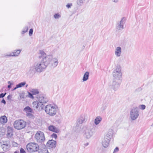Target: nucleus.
I'll use <instances>...</instances> for the list:
<instances>
[{"instance_id": "nucleus-18", "label": "nucleus", "mask_w": 153, "mask_h": 153, "mask_svg": "<svg viewBox=\"0 0 153 153\" xmlns=\"http://www.w3.org/2000/svg\"><path fill=\"white\" fill-rule=\"evenodd\" d=\"M13 131L11 128H9L7 131V136L8 137H11L13 135Z\"/></svg>"}, {"instance_id": "nucleus-20", "label": "nucleus", "mask_w": 153, "mask_h": 153, "mask_svg": "<svg viewBox=\"0 0 153 153\" xmlns=\"http://www.w3.org/2000/svg\"><path fill=\"white\" fill-rule=\"evenodd\" d=\"M24 111L27 113H32L33 112V110L28 106L26 107L24 109Z\"/></svg>"}, {"instance_id": "nucleus-4", "label": "nucleus", "mask_w": 153, "mask_h": 153, "mask_svg": "<svg viewBox=\"0 0 153 153\" xmlns=\"http://www.w3.org/2000/svg\"><path fill=\"white\" fill-rule=\"evenodd\" d=\"M35 140L38 143H42L45 140L44 134L42 132L39 131L36 134L35 136Z\"/></svg>"}, {"instance_id": "nucleus-22", "label": "nucleus", "mask_w": 153, "mask_h": 153, "mask_svg": "<svg viewBox=\"0 0 153 153\" xmlns=\"http://www.w3.org/2000/svg\"><path fill=\"white\" fill-rule=\"evenodd\" d=\"M30 92L33 95L37 94L39 93L38 90L36 89H33L30 91Z\"/></svg>"}, {"instance_id": "nucleus-5", "label": "nucleus", "mask_w": 153, "mask_h": 153, "mask_svg": "<svg viewBox=\"0 0 153 153\" xmlns=\"http://www.w3.org/2000/svg\"><path fill=\"white\" fill-rule=\"evenodd\" d=\"M84 136L86 139H89L91 138L93 135V129L89 127H85L84 128Z\"/></svg>"}, {"instance_id": "nucleus-36", "label": "nucleus", "mask_w": 153, "mask_h": 153, "mask_svg": "<svg viewBox=\"0 0 153 153\" xmlns=\"http://www.w3.org/2000/svg\"><path fill=\"white\" fill-rule=\"evenodd\" d=\"M139 108L142 110H144L146 108V106H140Z\"/></svg>"}, {"instance_id": "nucleus-35", "label": "nucleus", "mask_w": 153, "mask_h": 153, "mask_svg": "<svg viewBox=\"0 0 153 153\" xmlns=\"http://www.w3.org/2000/svg\"><path fill=\"white\" fill-rule=\"evenodd\" d=\"M6 93H5L4 94L1 93L0 94V98H3L4 97L6 94Z\"/></svg>"}, {"instance_id": "nucleus-19", "label": "nucleus", "mask_w": 153, "mask_h": 153, "mask_svg": "<svg viewBox=\"0 0 153 153\" xmlns=\"http://www.w3.org/2000/svg\"><path fill=\"white\" fill-rule=\"evenodd\" d=\"M89 73L88 72H86L84 74L83 78V81H85L87 80L88 78Z\"/></svg>"}, {"instance_id": "nucleus-10", "label": "nucleus", "mask_w": 153, "mask_h": 153, "mask_svg": "<svg viewBox=\"0 0 153 153\" xmlns=\"http://www.w3.org/2000/svg\"><path fill=\"white\" fill-rule=\"evenodd\" d=\"M87 118L86 117V116L82 115L77 120V122L78 123L81 124L82 123L86 121Z\"/></svg>"}, {"instance_id": "nucleus-16", "label": "nucleus", "mask_w": 153, "mask_h": 153, "mask_svg": "<svg viewBox=\"0 0 153 153\" xmlns=\"http://www.w3.org/2000/svg\"><path fill=\"white\" fill-rule=\"evenodd\" d=\"M102 120V118L100 116L97 117L95 119L94 123L96 125H98Z\"/></svg>"}, {"instance_id": "nucleus-37", "label": "nucleus", "mask_w": 153, "mask_h": 153, "mask_svg": "<svg viewBox=\"0 0 153 153\" xmlns=\"http://www.w3.org/2000/svg\"><path fill=\"white\" fill-rule=\"evenodd\" d=\"M72 6V4H68L66 5V7L67 8H70L71 7V6Z\"/></svg>"}, {"instance_id": "nucleus-14", "label": "nucleus", "mask_w": 153, "mask_h": 153, "mask_svg": "<svg viewBox=\"0 0 153 153\" xmlns=\"http://www.w3.org/2000/svg\"><path fill=\"white\" fill-rule=\"evenodd\" d=\"M112 137V133L111 131H109L105 137L104 138L110 141V140Z\"/></svg>"}, {"instance_id": "nucleus-13", "label": "nucleus", "mask_w": 153, "mask_h": 153, "mask_svg": "<svg viewBox=\"0 0 153 153\" xmlns=\"http://www.w3.org/2000/svg\"><path fill=\"white\" fill-rule=\"evenodd\" d=\"M110 141V140L104 138L102 142V144L103 146L105 148L108 147L109 145Z\"/></svg>"}, {"instance_id": "nucleus-34", "label": "nucleus", "mask_w": 153, "mask_h": 153, "mask_svg": "<svg viewBox=\"0 0 153 153\" xmlns=\"http://www.w3.org/2000/svg\"><path fill=\"white\" fill-rule=\"evenodd\" d=\"M20 153H26V152L22 148H21L20 149Z\"/></svg>"}, {"instance_id": "nucleus-17", "label": "nucleus", "mask_w": 153, "mask_h": 153, "mask_svg": "<svg viewBox=\"0 0 153 153\" xmlns=\"http://www.w3.org/2000/svg\"><path fill=\"white\" fill-rule=\"evenodd\" d=\"M121 52V48L120 47H118L117 48L115 52V54L117 56H120Z\"/></svg>"}, {"instance_id": "nucleus-33", "label": "nucleus", "mask_w": 153, "mask_h": 153, "mask_svg": "<svg viewBox=\"0 0 153 153\" xmlns=\"http://www.w3.org/2000/svg\"><path fill=\"white\" fill-rule=\"evenodd\" d=\"M119 150V149L118 147H116L115 149H114L113 152L115 153L118 152Z\"/></svg>"}, {"instance_id": "nucleus-24", "label": "nucleus", "mask_w": 153, "mask_h": 153, "mask_svg": "<svg viewBox=\"0 0 153 153\" xmlns=\"http://www.w3.org/2000/svg\"><path fill=\"white\" fill-rule=\"evenodd\" d=\"M25 84V82H22L20 83H19V84L16 85V87L15 88V89H16V88H18L24 86Z\"/></svg>"}, {"instance_id": "nucleus-27", "label": "nucleus", "mask_w": 153, "mask_h": 153, "mask_svg": "<svg viewBox=\"0 0 153 153\" xmlns=\"http://www.w3.org/2000/svg\"><path fill=\"white\" fill-rule=\"evenodd\" d=\"M85 0H77V3L79 5H81Z\"/></svg>"}, {"instance_id": "nucleus-44", "label": "nucleus", "mask_w": 153, "mask_h": 153, "mask_svg": "<svg viewBox=\"0 0 153 153\" xmlns=\"http://www.w3.org/2000/svg\"><path fill=\"white\" fill-rule=\"evenodd\" d=\"M39 106H36V108H38Z\"/></svg>"}, {"instance_id": "nucleus-41", "label": "nucleus", "mask_w": 153, "mask_h": 153, "mask_svg": "<svg viewBox=\"0 0 153 153\" xmlns=\"http://www.w3.org/2000/svg\"><path fill=\"white\" fill-rule=\"evenodd\" d=\"M14 153H19V151H15Z\"/></svg>"}, {"instance_id": "nucleus-26", "label": "nucleus", "mask_w": 153, "mask_h": 153, "mask_svg": "<svg viewBox=\"0 0 153 153\" xmlns=\"http://www.w3.org/2000/svg\"><path fill=\"white\" fill-rule=\"evenodd\" d=\"M53 65L54 66H56L58 64L57 60L56 59H55L53 61Z\"/></svg>"}, {"instance_id": "nucleus-25", "label": "nucleus", "mask_w": 153, "mask_h": 153, "mask_svg": "<svg viewBox=\"0 0 153 153\" xmlns=\"http://www.w3.org/2000/svg\"><path fill=\"white\" fill-rule=\"evenodd\" d=\"M26 115L27 117L30 118H33L34 117V116L31 113H27L26 114Z\"/></svg>"}, {"instance_id": "nucleus-46", "label": "nucleus", "mask_w": 153, "mask_h": 153, "mask_svg": "<svg viewBox=\"0 0 153 153\" xmlns=\"http://www.w3.org/2000/svg\"><path fill=\"white\" fill-rule=\"evenodd\" d=\"M113 153H114L113 152Z\"/></svg>"}, {"instance_id": "nucleus-29", "label": "nucleus", "mask_w": 153, "mask_h": 153, "mask_svg": "<svg viewBox=\"0 0 153 153\" xmlns=\"http://www.w3.org/2000/svg\"><path fill=\"white\" fill-rule=\"evenodd\" d=\"M33 30L32 29H30L29 31V34L30 36H31L32 35Z\"/></svg>"}, {"instance_id": "nucleus-21", "label": "nucleus", "mask_w": 153, "mask_h": 153, "mask_svg": "<svg viewBox=\"0 0 153 153\" xmlns=\"http://www.w3.org/2000/svg\"><path fill=\"white\" fill-rule=\"evenodd\" d=\"M113 75L115 77H118L121 76L120 72L117 71H114L113 73Z\"/></svg>"}, {"instance_id": "nucleus-43", "label": "nucleus", "mask_w": 153, "mask_h": 153, "mask_svg": "<svg viewBox=\"0 0 153 153\" xmlns=\"http://www.w3.org/2000/svg\"><path fill=\"white\" fill-rule=\"evenodd\" d=\"M120 27H122V28H123V26L122 25L121 26V25H120Z\"/></svg>"}, {"instance_id": "nucleus-31", "label": "nucleus", "mask_w": 153, "mask_h": 153, "mask_svg": "<svg viewBox=\"0 0 153 153\" xmlns=\"http://www.w3.org/2000/svg\"><path fill=\"white\" fill-rule=\"evenodd\" d=\"M60 16L58 14H56L54 15V17L55 19H57L59 18Z\"/></svg>"}, {"instance_id": "nucleus-39", "label": "nucleus", "mask_w": 153, "mask_h": 153, "mask_svg": "<svg viewBox=\"0 0 153 153\" xmlns=\"http://www.w3.org/2000/svg\"><path fill=\"white\" fill-rule=\"evenodd\" d=\"M88 145H89V143H85L84 145V146H87Z\"/></svg>"}, {"instance_id": "nucleus-1", "label": "nucleus", "mask_w": 153, "mask_h": 153, "mask_svg": "<svg viewBox=\"0 0 153 153\" xmlns=\"http://www.w3.org/2000/svg\"><path fill=\"white\" fill-rule=\"evenodd\" d=\"M26 148L28 151L30 152H33L39 150V146L36 143H30L27 144Z\"/></svg>"}, {"instance_id": "nucleus-8", "label": "nucleus", "mask_w": 153, "mask_h": 153, "mask_svg": "<svg viewBox=\"0 0 153 153\" xmlns=\"http://www.w3.org/2000/svg\"><path fill=\"white\" fill-rule=\"evenodd\" d=\"M39 57L40 59H41L43 63L46 62V59L47 56L46 53L43 51H40L38 53Z\"/></svg>"}, {"instance_id": "nucleus-11", "label": "nucleus", "mask_w": 153, "mask_h": 153, "mask_svg": "<svg viewBox=\"0 0 153 153\" xmlns=\"http://www.w3.org/2000/svg\"><path fill=\"white\" fill-rule=\"evenodd\" d=\"M48 130L55 133H58L59 132V130L53 125H51L48 127Z\"/></svg>"}, {"instance_id": "nucleus-28", "label": "nucleus", "mask_w": 153, "mask_h": 153, "mask_svg": "<svg viewBox=\"0 0 153 153\" xmlns=\"http://www.w3.org/2000/svg\"><path fill=\"white\" fill-rule=\"evenodd\" d=\"M28 30V28L27 27H26L24 30L22 31V33L24 34L27 32Z\"/></svg>"}, {"instance_id": "nucleus-15", "label": "nucleus", "mask_w": 153, "mask_h": 153, "mask_svg": "<svg viewBox=\"0 0 153 153\" xmlns=\"http://www.w3.org/2000/svg\"><path fill=\"white\" fill-rule=\"evenodd\" d=\"M7 122V119L5 116H3L1 117L0 122L2 123H5Z\"/></svg>"}, {"instance_id": "nucleus-6", "label": "nucleus", "mask_w": 153, "mask_h": 153, "mask_svg": "<svg viewBox=\"0 0 153 153\" xmlns=\"http://www.w3.org/2000/svg\"><path fill=\"white\" fill-rule=\"evenodd\" d=\"M45 111L51 116L54 115L56 111V107L53 106H46L45 107Z\"/></svg>"}, {"instance_id": "nucleus-45", "label": "nucleus", "mask_w": 153, "mask_h": 153, "mask_svg": "<svg viewBox=\"0 0 153 153\" xmlns=\"http://www.w3.org/2000/svg\"><path fill=\"white\" fill-rule=\"evenodd\" d=\"M4 153V152H2V153Z\"/></svg>"}, {"instance_id": "nucleus-9", "label": "nucleus", "mask_w": 153, "mask_h": 153, "mask_svg": "<svg viewBox=\"0 0 153 153\" xmlns=\"http://www.w3.org/2000/svg\"><path fill=\"white\" fill-rule=\"evenodd\" d=\"M56 142L53 140H49L47 143V146L49 149L54 148L56 146Z\"/></svg>"}, {"instance_id": "nucleus-7", "label": "nucleus", "mask_w": 153, "mask_h": 153, "mask_svg": "<svg viewBox=\"0 0 153 153\" xmlns=\"http://www.w3.org/2000/svg\"><path fill=\"white\" fill-rule=\"evenodd\" d=\"M44 63L43 62L37 63L35 66V70L38 72H41L42 69L45 67V65Z\"/></svg>"}, {"instance_id": "nucleus-2", "label": "nucleus", "mask_w": 153, "mask_h": 153, "mask_svg": "<svg viewBox=\"0 0 153 153\" xmlns=\"http://www.w3.org/2000/svg\"><path fill=\"white\" fill-rule=\"evenodd\" d=\"M139 114V109L137 107H134L131 109L130 112V117L132 121L136 120Z\"/></svg>"}, {"instance_id": "nucleus-42", "label": "nucleus", "mask_w": 153, "mask_h": 153, "mask_svg": "<svg viewBox=\"0 0 153 153\" xmlns=\"http://www.w3.org/2000/svg\"><path fill=\"white\" fill-rule=\"evenodd\" d=\"M8 88H11V85H9L8 86Z\"/></svg>"}, {"instance_id": "nucleus-23", "label": "nucleus", "mask_w": 153, "mask_h": 153, "mask_svg": "<svg viewBox=\"0 0 153 153\" xmlns=\"http://www.w3.org/2000/svg\"><path fill=\"white\" fill-rule=\"evenodd\" d=\"M20 53V50H15L13 53V54L12 56H17Z\"/></svg>"}, {"instance_id": "nucleus-32", "label": "nucleus", "mask_w": 153, "mask_h": 153, "mask_svg": "<svg viewBox=\"0 0 153 153\" xmlns=\"http://www.w3.org/2000/svg\"><path fill=\"white\" fill-rule=\"evenodd\" d=\"M28 95H29V97H30V98L32 99H34V97L33 96V94H32V93H28Z\"/></svg>"}, {"instance_id": "nucleus-3", "label": "nucleus", "mask_w": 153, "mask_h": 153, "mask_svg": "<svg viewBox=\"0 0 153 153\" xmlns=\"http://www.w3.org/2000/svg\"><path fill=\"white\" fill-rule=\"evenodd\" d=\"M26 126V123L24 121L20 120L15 121L14 123V126L15 128L20 130L24 128Z\"/></svg>"}, {"instance_id": "nucleus-30", "label": "nucleus", "mask_w": 153, "mask_h": 153, "mask_svg": "<svg viewBox=\"0 0 153 153\" xmlns=\"http://www.w3.org/2000/svg\"><path fill=\"white\" fill-rule=\"evenodd\" d=\"M51 137L52 138H55L56 139L57 137V136L56 134L53 133L51 135Z\"/></svg>"}, {"instance_id": "nucleus-40", "label": "nucleus", "mask_w": 153, "mask_h": 153, "mask_svg": "<svg viewBox=\"0 0 153 153\" xmlns=\"http://www.w3.org/2000/svg\"><path fill=\"white\" fill-rule=\"evenodd\" d=\"M11 97V95H9L7 96V98L8 99L10 98Z\"/></svg>"}, {"instance_id": "nucleus-38", "label": "nucleus", "mask_w": 153, "mask_h": 153, "mask_svg": "<svg viewBox=\"0 0 153 153\" xmlns=\"http://www.w3.org/2000/svg\"><path fill=\"white\" fill-rule=\"evenodd\" d=\"M1 102L3 103L4 104H6L5 101L4 99H3L1 100Z\"/></svg>"}, {"instance_id": "nucleus-12", "label": "nucleus", "mask_w": 153, "mask_h": 153, "mask_svg": "<svg viewBox=\"0 0 153 153\" xmlns=\"http://www.w3.org/2000/svg\"><path fill=\"white\" fill-rule=\"evenodd\" d=\"M1 147L4 151H7L9 150L10 145L6 143L2 144L1 145Z\"/></svg>"}]
</instances>
